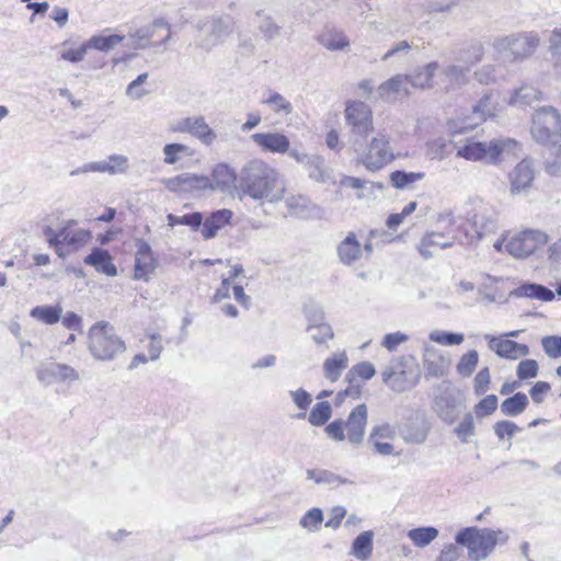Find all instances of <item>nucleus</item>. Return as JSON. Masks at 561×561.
<instances>
[{
  "mask_svg": "<svg viewBox=\"0 0 561 561\" xmlns=\"http://www.w3.org/2000/svg\"><path fill=\"white\" fill-rule=\"evenodd\" d=\"M238 188L253 201L277 204L285 197L287 181L276 168L255 158L240 169Z\"/></svg>",
  "mask_w": 561,
  "mask_h": 561,
  "instance_id": "f257e3e1",
  "label": "nucleus"
},
{
  "mask_svg": "<svg viewBox=\"0 0 561 561\" xmlns=\"http://www.w3.org/2000/svg\"><path fill=\"white\" fill-rule=\"evenodd\" d=\"M453 144L458 158L469 161L485 160L491 164L499 163L501 156H516L519 150V144L513 138L492 139L489 142L467 138L459 141L455 140Z\"/></svg>",
  "mask_w": 561,
  "mask_h": 561,
  "instance_id": "f03ea898",
  "label": "nucleus"
},
{
  "mask_svg": "<svg viewBox=\"0 0 561 561\" xmlns=\"http://www.w3.org/2000/svg\"><path fill=\"white\" fill-rule=\"evenodd\" d=\"M540 38L535 32H519L496 37L492 47L499 59L519 62L531 57L539 47Z\"/></svg>",
  "mask_w": 561,
  "mask_h": 561,
  "instance_id": "7ed1b4c3",
  "label": "nucleus"
},
{
  "mask_svg": "<svg viewBox=\"0 0 561 561\" xmlns=\"http://www.w3.org/2000/svg\"><path fill=\"white\" fill-rule=\"evenodd\" d=\"M368 410L365 403L357 404L346 420L336 419L329 423L324 432L335 443L347 440L353 446L362 445L367 425Z\"/></svg>",
  "mask_w": 561,
  "mask_h": 561,
  "instance_id": "20e7f679",
  "label": "nucleus"
},
{
  "mask_svg": "<svg viewBox=\"0 0 561 561\" xmlns=\"http://www.w3.org/2000/svg\"><path fill=\"white\" fill-rule=\"evenodd\" d=\"M88 348L98 360H113L126 350L125 342L117 335L114 327L106 321L92 325L88 332Z\"/></svg>",
  "mask_w": 561,
  "mask_h": 561,
  "instance_id": "39448f33",
  "label": "nucleus"
},
{
  "mask_svg": "<svg viewBox=\"0 0 561 561\" xmlns=\"http://www.w3.org/2000/svg\"><path fill=\"white\" fill-rule=\"evenodd\" d=\"M455 541L468 549L470 561H480L488 558L494 550L497 534L490 528L466 527L456 534Z\"/></svg>",
  "mask_w": 561,
  "mask_h": 561,
  "instance_id": "423d86ee",
  "label": "nucleus"
},
{
  "mask_svg": "<svg viewBox=\"0 0 561 561\" xmlns=\"http://www.w3.org/2000/svg\"><path fill=\"white\" fill-rule=\"evenodd\" d=\"M530 133L536 142L548 146L561 139V116L552 106H542L533 114Z\"/></svg>",
  "mask_w": 561,
  "mask_h": 561,
  "instance_id": "0eeeda50",
  "label": "nucleus"
},
{
  "mask_svg": "<svg viewBox=\"0 0 561 561\" xmlns=\"http://www.w3.org/2000/svg\"><path fill=\"white\" fill-rule=\"evenodd\" d=\"M196 30L198 34L195 46L204 51H210L231 33V24L229 19L208 16L197 22Z\"/></svg>",
  "mask_w": 561,
  "mask_h": 561,
  "instance_id": "6e6552de",
  "label": "nucleus"
},
{
  "mask_svg": "<svg viewBox=\"0 0 561 561\" xmlns=\"http://www.w3.org/2000/svg\"><path fill=\"white\" fill-rule=\"evenodd\" d=\"M548 234L538 229H526L513 234L505 243L506 252L516 259H526L548 242Z\"/></svg>",
  "mask_w": 561,
  "mask_h": 561,
  "instance_id": "1a4fd4ad",
  "label": "nucleus"
},
{
  "mask_svg": "<svg viewBox=\"0 0 561 561\" xmlns=\"http://www.w3.org/2000/svg\"><path fill=\"white\" fill-rule=\"evenodd\" d=\"M345 121L351 126L354 144L360 142L373 130V112L362 101H348L345 107Z\"/></svg>",
  "mask_w": 561,
  "mask_h": 561,
  "instance_id": "9d476101",
  "label": "nucleus"
},
{
  "mask_svg": "<svg viewBox=\"0 0 561 561\" xmlns=\"http://www.w3.org/2000/svg\"><path fill=\"white\" fill-rule=\"evenodd\" d=\"M164 186L173 193H186L198 196L208 191L210 186L209 178L206 175H198L195 173H182L180 175L164 179Z\"/></svg>",
  "mask_w": 561,
  "mask_h": 561,
  "instance_id": "9b49d317",
  "label": "nucleus"
},
{
  "mask_svg": "<svg viewBox=\"0 0 561 561\" xmlns=\"http://www.w3.org/2000/svg\"><path fill=\"white\" fill-rule=\"evenodd\" d=\"M173 130L176 133H187L205 146H211L217 139V134L209 127L202 115L179 119Z\"/></svg>",
  "mask_w": 561,
  "mask_h": 561,
  "instance_id": "f8f14e48",
  "label": "nucleus"
},
{
  "mask_svg": "<svg viewBox=\"0 0 561 561\" xmlns=\"http://www.w3.org/2000/svg\"><path fill=\"white\" fill-rule=\"evenodd\" d=\"M392 159L393 153L389 147L388 138L385 135L378 134L371 139L363 163L368 170L376 171L383 168Z\"/></svg>",
  "mask_w": 561,
  "mask_h": 561,
  "instance_id": "ddd939ff",
  "label": "nucleus"
},
{
  "mask_svg": "<svg viewBox=\"0 0 561 561\" xmlns=\"http://www.w3.org/2000/svg\"><path fill=\"white\" fill-rule=\"evenodd\" d=\"M382 381L396 392H404L412 389L420 376L412 377V373L403 368L402 362H394L387 366L382 373Z\"/></svg>",
  "mask_w": 561,
  "mask_h": 561,
  "instance_id": "4468645a",
  "label": "nucleus"
},
{
  "mask_svg": "<svg viewBox=\"0 0 561 561\" xmlns=\"http://www.w3.org/2000/svg\"><path fill=\"white\" fill-rule=\"evenodd\" d=\"M135 247L134 277L136 279L148 282L157 268V260L150 244L146 240L136 239Z\"/></svg>",
  "mask_w": 561,
  "mask_h": 561,
  "instance_id": "2eb2a0df",
  "label": "nucleus"
},
{
  "mask_svg": "<svg viewBox=\"0 0 561 561\" xmlns=\"http://www.w3.org/2000/svg\"><path fill=\"white\" fill-rule=\"evenodd\" d=\"M37 379L46 385L53 382H72L79 380V373L71 366L62 363L42 364L36 370Z\"/></svg>",
  "mask_w": 561,
  "mask_h": 561,
  "instance_id": "dca6fc26",
  "label": "nucleus"
},
{
  "mask_svg": "<svg viewBox=\"0 0 561 561\" xmlns=\"http://www.w3.org/2000/svg\"><path fill=\"white\" fill-rule=\"evenodd\" d=\"M305 313L308 319L307 332L317 345H324L333 340L334 332L332 327L324 322V312L320 308L307 309Z\"/></svg>",
  "mask_w": 561,
  "mask_h": 561,
  "instance_id": "f3484780",
  "label": "nucleus"
},
{
  "mask_svg": "<svg viewBox=\"0 0 561 561\" xmlns=\"http://www.w3.org/2000/svg\"><path fill=\"white\" fill-rule=\"evenodd\" d=\"M510 192L513 196L527 194L535 180L531 161L523 159L508 174Z\"/></svg>",
  "mask_w": 561,
  "mask_h": 561,
  "instance_id": "a211bd4d",
  "label": "nucleus"
},
{
  "mask_svg": "<svg viewBox=\"0 0 561 561\" xmlns=\"http://www.w3.org/2000/svg\"><path fill=\"white\" fill-rule=\"evenodd\" d=\"M129 168L128 158L123 154H112L107 159L84 164L80 169L72 170L71 175L87 172H106L110 174L125 173Z\"/></svg>",
  "mask_w": 561,
  "mask_h": 561,
  "instance_id": "6ab92c4d",
  "label": "nucleus"
},
{
  "mask_svg": "<svg viewBox=\"0 0 561 561\" xmlns=\"http://www.w3.org/2000/svg\"><path fill=\"white\" fill-rule=\"evenodd\" d=\"M251 139L265 152L289 154L291 150L289 138L283 133H255L251 135Z\"/></svg>",
  "mask_w": 561,
  "mask_h": 561,
  "instance_id": "aec40b11",
  "label": "nucleus"
},
{
  "mask_svg": "<svg viewBox=\"0 0 561 561\" xmlns=\"http://www.w3.org/2000/svg\"><path fill=\"white\" fill-rule=\"evenodd\" d=\"M289 157L306 169L311 180L322 183L328 180L329 175L325 171L324 159L322 157L300 152L295 148L289 151Z\"/></svg>",
  "mask_w": 561,
  "mask_h": 561,
  "instance_id": "412c9836",
  "label": "nucleus"
},
{
  "mask_svg": "<svg viewBox=\"0 0 561 561\" xmlns=\"http://www.w3.org/2000/svg\"><path fill=\"white\" fill-rule=\"evenodd\" d=\"M495 105L493 103V93H485L481 100L473 106L472 117L469 122L454 130V134H465L473 127L484 122L488 117L494 115Z\"/></svg>",
  "mask_w": 561,
  "mask_h": 561,
  "instance_id": "4be33fe9",
  "label": "nucleus"
},
{
  "mask_svg": "<svg viewBox=\"0 0 561 561\" xmlns=\"http://www.w3.org/2000/svg\"><path fill=\"white\" fill-rule=\"evenodd\" d=\"M485 339L489 340V347L500 357L516 359L529 354V347L526 344H519L508 339H500L489 334L485 335Z\"/></svg>",
  "mask_w": 561,
  "mask_h": 561,
  "instance_id": "5701e85b",
  "label": "nucleus"
},
{
  "mask_svg": "<svg viewBox=\"0 0 561 561\" xmlns=\"http://www.w3.org/2000/svg\"><path fill=\"white\" fill-rule=\"evenodd\" d=\"M209 182L210 186H207L208 191L229 192L232 187L236 186V182H238V175L229 164L218 163L211 171Z\"/></svg>",
  "mask_w": 561,
  "mask_h": 561,
  "instance_id": "b1692460",
  "label": "nucleus"
},
{
  "mask_svg": "<svg viewBox=\"0 0 561 561\" xmlns=\"http://www.w3.org/2000/svg\"><path fill=\"white\" fill-rule=\"evenodd\" d=\"M454 245V239L447 238L442 232H427L420 241L419 253L425 260L434 256L437 250H444Z\"/></svg>",
  "mask_w": 561,
  "mask_h": 561,
  "instance_id": "393cba45",
  "label": "nucleus"
},
{
  "mask_svg": "<svg viewBox=\"0 0 561 561\" xmlns=\"http://www.w3.org/2000/svg\"><path fill=\"white\" fill-rule=\"evenodd\" d=\"M75 225L76 221L72 219L61 222L62 245H67L71 251L84 245L92 238L90 230L71 229Z\"/></svg>",
  "mask_w": 561,
  "mask_h": 561,
  "instance_id": "a878e982",
  "label": "nucleus"
},
{
  "mask_svg": "<svg viewBox=\"0 0 561 561\" xmlns=\"http://www.w3.org/2000/svg\"><path fill=\"white\" fill-rule=\"evenodd\" d=\"M470 68L467 65H448L440 72V80L446 91L462 87L469 82Z\"/></svg>",
  "mask_w": 561,
  "mask_h": 561,
  "instance_id": "bb28decb",
  "label": "nucleus"
},
{
  "mask_svg": "<svg viewBox=\"0 0 561 561\" xmlns=\"http://www.w3.org/2000/svg\"><path fill=\"white\" fill-rule=\"evenodd\" d=\"M83 262L106 276H115L117 274V268L107 250L94 248L91 253L84 257Z\"/></svg>",
  "mask_w": 561,
  "mask_h": 561,
  "instance_id": "cd10ccee",
  "label": "nucleus"
},
{
  "mask_svg": "<svg viewBox=\"0 0 561 561\" xmlns=\"http://www.w3.org/2000/svg\"><path fill=\"white\" fill-rule=\"evenodd\" d=\"M232 211L229 209H219L211 213L206 219L203 218L201 233L204 239L214 238L218 230L230 222Z\"/></svg>",
  "mask_w": 561,
  "mask_h": 561,
  "instance_id": "c85d7f7f",
  "label": "nucleus"
},
{
  "mask_svg": "<svg viewBox=\"0 0 561 561\" xmlns=\"http://www.w3.org/2000/svg\"><path fill=\"white\" fill-rule=\"evenodd\" d=\"M511 296L518 298L537 299L546 302L554 299V293L551 289L543 285L535 283L522 284L520 286L511 291Z\"/></svg>",
  "mask_w": 561,
  "mask_h": 561,
  "instance_id": "c756f323",
  "label": "nucleus"
},
{
  "mask_svg": "<svg viewBox=\"0 0 561 561\" xmlns=\"http://www.w3.org/2000/svg\"><path fill=\"white\" fill-rule=\"evenodd\" d=\"M337 255L344 265H352L362 256V245L355 233L350 232L337 245Z\"/></svg>",
  "mask_w": 561,
  "mask_h": 561,
  "instance_id": "7c9ffc66",
  "label": "nucleus"
},
{
  "mask_svg": "<svg viewBox=\"0 0 561 561\" xmlns=\"http://www.w3.org/2000/svg\"><path fill=\"white\" fill-rule=\"evenodd\" d=\"M306 474L307 479L314 481V483L328 485L331 489H335L343 484L354 483L352 480L343 478L327 469H308Z\"/></svg>",
  "mask_w": 561,
  "mask_h": 561,
  "instance_id": "2f4dec72",
  "label": "nucleus"
},
{
  "mask_svg": "<svg viewBox=\"0 0 561 561\" xmlns=\"http://www.w3.org/2000/svg\"><path fill=\"white\" fill-rule=\"evenodd\" d=\"M472 226L479 240H483L496 233L497 221L493 214L478 211L472 217Z\"/></svg>",
  "mask_w": 561,
  "mask_h": 561,
  "instance_id": "473e14b6",
  "label": "nucleus"
},
{
  "mask_svg": "<svg viewBox=\"0 0 561 561\" xmlns=\"http://www.w3.org/2000/svg\"><path fill=\"white\" fill-rule=\"evenodd\" d=\"M438 70V62L432 61L423 68L408 75L409 83L414 88L431 89L434 87V76Z\"/></svg>",
  "mask_w": 561,
  "mask_h": 561,
  "instance_id": "72a5a7b5",
  "label": "nucleus"
},
{
  "mask_svg": "<svg viewBox=\"0 0 561 561\" xmlns=\"http://www.w3.org/2000/svg\"><path fill=\"white\" fill-rule=\"evenodd\" d=\"M318 42L329 50H343L350 45L344 33L334 27H325L318 36Z\"/></svg>",
  "mask_w": 561,
  "mask_h": 561,
  "instance_id": "f704fd0d",
  "label": "nucleus"
},
{
  "mask_svg": "<svg viewBox=\"0 0 561 561\" xmlns=\"http://www.w3.org/2000/svg\"><path fill=\"white\" fill-rule=\"evenodd\" d=\"M409 83L408 75H397L387 81L382 82L378 87V95L383 100H390V96L393 94H399L400 92L408 93L407 84Z\"/></svg>",
  "mask_w": 561,
  "mask_h": 561,
  "instance_id": "c9c22d12",
  "label": "nucleus"
},
{
  "mask_svg": "<svg viewBox=\"0 0 561 561\" xmlns=\"http://www.w3.org/2000/svg\"><path fill=\"white\" fill-rule=\"evenodd\" d=\"M348 358L345 352L333 354L323 363V373L325 378L331 381H336L342 371L347 367Z\"/></svg>",
  "mask_w": 561,
  "mask_h": 561,
  "instance_id": "e433bc0d",
  "label": "nucleus"
},
{
  "mask_svg": "<svg viewBox=\"0 0 561 561\" xmlns=\"http://www.w3.org/2000/svg\"><path fill=\"white\" fill-rule=\"evenodd\" d=\"M529 404L528 397L524 392H516L505 399L501 405V413L505 416H517L522 414Z\"/></svg>",
  "mask_w": 561,
  "mask_h": 561,
  "instance_id": "4c0bfd02",
  "label": "nucleus"
},
{
  "mask_svg": "<svg viewBox=\"0 0 561 561\" xmlns=\"http://www.w3.org/2000/svg\"><path fill=\"white\" fill-rule=\"evenodd\" d=\"M439 535L436 527L423 526L410 529L407 534L408 538L417 548H425L433 542Z\"/></svg>",
  "mask_w": 561,
  "mask_h": 561,
  "instance_id": "58836bf2",
  "label": "nucleus"
},
{
  "mask_svg": "<svg viewBox=\"0 0 561 561\" xmlns=\"http://www.w3.org/2000/svg\"><path fill=\"white\" fill-rule=\"evenodd\" d=\"M447 368V360L434 351L426 350L424 369L427 377H442Z\"/></svg>",
  "mask_w": 561,
  "mask_h": 561,
  "instance_id": "ea45409f",
  "label": "nucleus"
},
{
  "mask_svg": "<svg viewBox=\"0 0 561 561\" xmlns=\"http://www.w3.org/2000/svg\"><path fill=\"white\" fill-rule=\"evenodd\" d=\"M62 308L56 306H37L30 311V316L45 324H55L61 319Z\"/></svg>",
  "mask_w": 561,
  "mask_h": 561,
  "instance_id": "a19ab883",
  "label": "nucleus"
},
{
  "mask_svg": "<svg viewBox=\"0 0 561 561\" xmlns=\"http://www.w3.org/2000/svg\"><path fill=\"white\" fill-rule=\"evenodd\" d=\"M373 531H364L359 534L352 545V553L358 560H367L373 551Z\"/></svg>",
  "mask_w": 561,
  "mask_h": 561,
  "instance_id": "79ce46f5",
  "label": "nucleus"
},
{
  "mask_svg": "<svg viewBox=\"0 0 561 561\" xmlns=\"http://www.w3.org/2000/svg\"><path fill=\"white\" fill-rule=\"evenodd\" d=\"M425 178L423 172L394 171L390 174V182L393 187L399 190L410 188L415 182Z\"/></svg>",
  "mask_w": 561,
  "mask_h": 561,
  "instance_id": "37998d69",
  "label": "nucleus"
},
{
  "mask_svg": "<svg viewBox=\"0 0 561 561\" xmlns=\"http://www.w3.org/2000/svg\"><path fill=\"white\" fill-rule=\"evenodd\" d=\"M123 35L113 34V35H93L87 43L89 48H94L100 51H110L115 46L121 44L124 41Z\"/></svg>",
  "mask_w": 561,
  "mask_h": 561,
  "instance_id": "c03bdc74",
  "label": "nucleus"
},
{
  "mask_svg": "<svg viewBox=\"0 0 561 561\" xmlns=\"http://www.w3.org/2000/svg\"><path fill=\"white\" fill-rule=\"evenodd\" d=\"M332 416V407L328 401H321L311 409L308 421L313 426L324 425Z\"/></svg>",
  "mask_w": 561,
  "mask_h": 561,
  "instance_id": "a18cd8bd",
  "label": "nucleus"
},
{
  "mask_svg": "<svg viewBox=\"0 0 561 561\" xmlns=\"http://www.w3.org/2000/svg\"><path fill=\"white\" fill-rule=\"evenodd\" d=\"M541 92L533 85H523L515 91L514 96L511 99L513 105H531L533 102L540 100Z\"/></svg>",
  "mask_w": 561,
  "mask_h": 561,
  "instance_id": "49530a36",
  "label": "nucleus"
},
{
  "mask_svg": "<svg viewBox=\"0 0 561 561\" xmlns=\"http://www.w3.org/2000/svg\"><path fill=\"white\" fill-rule=\"evenodd\" d=\"M483 54V45L480 42H474L468 45L465 49H461L457 59L470 68L474 64L481 61Z\"/></svg>",
  "mask_w": 561,
  "mask_h": 561,
  "instance_id": "de8ad7c7",
  "label": "nucleus"
},
{
  "mask_svg": "<svg viewBox=\"0 0 561 561\" xmlns=\"http://www.w3.org/2000/svg\"><path fill=\"white\" fill-rule=\"evenodd\" d=\"M167 220L169 226L174 227L178 225H184L191 227L193 230H197L201 228L203 224V214L202 213H191L182 216L169 214L167 216Z\"/></svg>",
  "mask_w": 561,
  "mask_h": 561,
  "instance_id": "09e8293b",
  "label": "nucleus"
},
{
  "mask_svg": "<svg viewBox=\"0 0 561 561\" xmlns=\"http://www.w3.org/2000/svg\"><path fill=\"white\" fill-rule=\"evenodd\" d=\"M479 362V354L476 350L469 351L468 353L463 354L457 366L456 370L457 373L462 377H470L473 371L477 368Z\"/></svg>",
  "mask_w": 561,
  "mask_h": 561,
  "instance_id": "8fccbe9b",
  "label": "nucleus"
},
{
  "mask_svg": "<svg viewBox=\"0 0 561 561\" xmlns=\"http://www.w3.org/2000/svg\"><path fill=\"white\" fill-rule=\"evenodd\" d=\"M263 103L271 106L274 113H283L288 115L293 112L291 103L280 93L271 91L268 98Z\"/></svg>",
  "mask_w": 561,
  "mask_h": 561,
  "instance_id": "3c124183",
  "label": "nucleus"
},
{
  "mask_svg": "<svg viewBox=\"0 0 561 561\" xmlns=\"http://www.w3.org/2000/svg\"><path fill=\"white\" fill-rule=\"evenodd\" d=\"M153 27H141L130 35V43L127 47L133 49H142L150 46V39L153 36Z\"/></svg>",
  "mask_w": 561,
  "mask_h": 561,
  "instance_id": "603ef678",
  "label": "nucleus"
},
{
  "mask_svg": "<svg viewBox=\"0 0 561 561\" xmlns=\"http://www.w3.org/2000/svg\"><path fill=\"white\" fill-rule=\"evenodd\" d=\"M323 522V513L320 508L313 507L300 518V526L309 531H317Z\"/></svg>",
  "mask_w": 561,
  "mask_h": 561,
  "instance_id": "864d4df0",
  "label": "nucleus"
},
{
  "mask_svg": "<svg viewBox=\"0 0 561 561\" xmlns=\"http://www.w3.org/2000/svg\"><path fill=\"white\" fill-rule=\"evenodd\" d=\"M257 27L266 39H274L280 33V26L277 25L272 18L257 13Z\"/></svg>",
  "mask_w": 561,
  "mask_h": 561,
  "instance_id": "5fc2aeb1",
  "label": "nucleus"
},
{
  "mask_svg": "<svg viewBox=\"0 0 561 561\" xmlns=\"http://www.w3.org/2000/svg\"><path fill=\"white\" fill-rule=\"evenodd\" d=\"M430 340L442 345H459L463 341V334L447 331H433L430 333Z\"/></svg>",
  "mask_w": 561,
  "mask_h": 561,
  "instance_id": "6e6d98bb",
  "label": "nucleus"
},
{
  "mask_svg": "<svg viewBox=\"0 0 561 561\" xmlns=\"http://www.w3.org/2000/svg\"><path fill=\"white\" fill-rule=\"evenodd\" d=\"M375 367L369 362H360L352 367L351 370L346 374V379L352 382L354 377H360L365 380H369L375 376Z\"/></svg>",
  "mask_w": 561,
  "mask_h": 561,
  "instance_id": "4d7b16f0",
  "label": "nucleus"
},
{
  "mask_svg": "<svg viewBox=\"0 0 561 561\" xmlns=\"http://www.w3.org/2000/svg\"><path fill=\"white\" fill-rule=\"evenodd\" d=\"M43 233L49 247L55 248L57 255L64 257L65 253L62 250L61 227L58 230H55L50 226H45L43 228Z\"/></svg>",
  "mask_w": 561,
  "mask_h": 561,
  "instance_id": "13d9d810",
  "label": "nucleus"
},
{
  "mask_svg": "<svg viewBox=\"0 0 561 561\" xmlns=\"http://www.w3.org/2000/svg\"><path fill=\"white\" fill-rule=\"evenodd\" d=\"M148 72L140 73L135 80H133L126 89V95L133 100H139L147 95L149 92L141 88L147 81Z\"/></svg>",
  "mask_w": 561,
  "mask_h": 561,
  "instance_id": "bf43d9fd",
  "label": "nucleus"
},
{
  "mask_svg": "<svg viewBox=\"0 0 561 561\" xmlns=\"http://www.w3.org/2000/svg\"><path fill=\"white\" fill-rule=\"evenodd\" d=\"M496 408L497 397L495 394H488L474 407V412L478 417H483L492 414Z\"/></svg>",
  "mask_w": 561,
  "mask_h": 561,
  "instance_id": "052dcab7",
  "label": "nucleus"
},
{
  "mask_svg": "<svg viewBox=\"0 0 561 561\" xmlns=\"http://www.w3.org/2000/svg\"><path fill=\"white\" fill-rule=\"evenodd\" d=\"M188 150V147L183 144H167L163 147V154H164V163L167 164H174L179 161V154L184 153Z\"/></svg>",
  "mask_w": 561,
  "mask_h": 561,
  "instance_id": "680f3d73",
  "label": "nucleus"
},
{
  "mask_svg": "<svg viewBox=\"0 0 561 561\" xmlns=\"http://www.w3.org/2000/svg\"><path fill=\"white\" fill-rule=\"evenodd\" d=\"M541 345L543 351L550 358H557L561 356V336H545L541 340Z\"/></svg>",
  "mask_w": 561,
  "mask_h": 561,
  "instance_id": "e2e57ef3",
  "label": "nucleus"
},
{
  "mask_svg": "<svg viewBox=\"0 0 561 561\" xmlns=\"http://www.w3.org/2000/svg\"><path fill=\"white\" fill-rule=\"evenodd\" d=\"M538 364L535 359L522 360L516 369L517 377L520 380L535 378L538 375Z\"/></svg>",
  "mask_w": 561,
  "mask_h": 561,
  "instance_id": "0e129e2a",
  "label": "nucleus"
},
{
  "mask_svg": "<svg viewBox=\"0 0 561 561\" xmlns=\"http://www.w3.org/2000/svg\"><path fill=\"white\" fill-rule=\"evenodd\" d=\"M455 433L461 438L462 443H467L468 437L474 435L473 416L470 413L465 415L463 420L455 428Z\"/></svg>",
  "mask_w": 561,
  "mask_h": 561,
  "instance_id": "69168bd1",
  "label": "nucleus"
},
{
  "mask_svg": "<svg viewBox=\"0 0 561 561\" xmlns=\"http://www.w3.org/2000/svg\"><path fill=\"white\" fill-rule=\"evenodd\" d=\"M473 382H474V385H473L474 393L477 396L484 394L488 391L490 382H491V375H490L489 368L488 367L482 368L476 375Z\"/></svg>",
  "mask_w": 561,
  "mask_h": 561,
  "instance_id": "338daca9",
  "label": "nucleus"
},
{
  "mask_svg": "<svg viewBox=\"0 0 561 561\" xmlns=\"http://www.w3.org/2000/svg\"><path fill=\"white\" fill-rule=\"evenodd\" d=\"M427 147L432 158L443 159L449 154L448 145L444 138H437L430 141Z\"/></svg>",
  "mask_w": 561,
  "mask_h": 561,
  "instance_id": "774afa93",
  "label": "nucleus"
}]
</instances>
